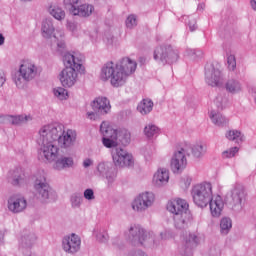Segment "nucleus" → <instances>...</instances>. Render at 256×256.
Segmentation results:
<instances>
[{"instance_id":"obj_1","label":"nucleus","mask_w":256,"mask_h":256,"mask_svg":"<svg viewBox=\"0 0 256 256\" xmlns=\"http://www.w3.org/2000/svg\"><path fill=\"white\" fill-rule=\"evenodd\" d=\"M77 141L75 130H63V126L52 123L44 125L38 132L37 143L39 145V155L46 161H51L57 157L60 149H70Z\"/></svg>"},{"instance_id":"obj_2","label":"nucleus","mask_w":256,"mask_h":256,"mask_svg":"<svg viewBox=\"0 0 256 256\" xmlns=\"http://www.w3.org/2000/svg\"><path fill=\"white\" fill-rule=\"evenodd\" d=\"M166 209L174 215V227L180 231L187 229L193 223V215L189 211V202L183 198H172L168 200Z\"/></svg>"},{"instance_id":"obj_3","label":"nucleus","mask_w":256,"mask_h":256,"mask_svg":"<svg viewBox=\"0 0 256 256\" xmlns=\"http://www.w3.org/2000/svg\"><path fill=\"white\" fill-rule=\"evenodd\" d=\"M135 71H137L136 65L103 66L100 71V79L102 81H110L112 87L119 88L127 83V79Z\"/></svg>"},{"instance_id":"obj_4","label":"nucleus","mask_w":256,"mask_h":256,"mask_svg":"<svg viewBox=\"0 0 256 256\" xmlns=\"http://www.w3.org/2000/svg\"><path fill=\"white\" fill-rule=\"evenodd\" d=\"M128 236L132 245H138L144 247V249H151V247L157 245L155 232L153 230H147L139 224H133L129 227Z\"/></svg>"},{"instance_id":"obj_5","label":"nucleus","mask_w":256,"mask_h":256,"mask_svg":"<svg viewBox=\"0 0 256 256\" xmlns=\"http://www.w3.org/2000/svg\"><path fill=\"white\" fill-rule=\"evenodd\" d=\"M41 71V67L36 65H20L18 70L12 71V81L18 89H25L27 83L40 75Z\"/></svg>"},{"instance_id":"obj_6","label":"nucleus","mask_w":256,"mask_h":256,"mask_svg":"<svg viewBox=\"0 0 256 256\" xmlns=\"http://www.w3.org/2000/svg\"><path fill=\"white\" fill-rule=\"evenodd\" d=\"M191 197L193 203L200 207V209H205L209 205V201L213 196V185L211 182H202L195 184L191 189Z\"/></svg>"},{"instance_id":"obj_7","label":"nucleus","mask_w":256,"mask_h":256,"mask_svg":"<svg viewBox=\"0 0 256 256\" xmlns=\"http://www.w3.org/2000/svg\"><path fill=\"white\" fill-rule=\"evenodd\" d=\"M54 193L47 184L45 174H37L34 182V197L39 203H51L54 199Z\"/></svg>"},{"instance_id":"obj_8","label":"nucleus","mask_w":256,"mask_h":256,"mask_svg":"<svg viewBox=\"0 0 256 256\" xmlns=\"http://www.w3.org/2000/svg\"><path fill=\"white\" fill-rule=\"evenodd\" d=\"M85 75V65L66 66L58 75L62 87L71 89L77 83V75Z\"/></svg>"},{"instance_id":"obj_9","label":"nucleus","mask_w":256,"mask_h":256,"mask_svg":"<svg viewBox=\"0 0 256 256\" xmlns=\"http://www.w3.org/2000/svg\"><path fill=\"white\" fill-rule=\"evenodd\" d=\"M155 205V193L144 191L136 195L131 201L130 207L134 213H146Z\"/></svg>"},{"instance_id":"obj_10","label":"nucleus","mask_w":256,"mask_h":256,"mask_svg":"<svg viewBox=\"0 0 256 256\" xmlns=\"http://www.w3.org/2000/svg\"><path fill=\"white\" fill-rule=\"evenodd\" d=\"M100 133L103 136L102 143L107 149L117 147V139H119V129L111 123L104 121L100 125Z\"/></svg>"},{"instance_id":"obj_11","label":"nucleus","mask_w":256,"mask_h":256,"mask_svg":"<svg viewBox=\"0 0 256 256\" xmlns=\"http://www.w3.org/2000/svg\"><path fill=\"white\" fill-rule=\"evenodd\" d=\"M111 155L112 161L118 169H125L135 165V158L133 157V154L121 147L112 149Z\"/></svg>"},{"instance_id":"obj_12","label":"nucleus","mask_w":256,"mask_h":256,"mask_svg":"<svg viewBox=\"0 0 256 256\" xmlns=\"http://www.w3.org/2000/svg\"><path fill=\"white\" fill-rule=\"evenodd\" d=\"M97 177L106 179L107 185L111 186L117 181V171L113 169V164L109 161H100L97 163L95 171Z\"/></svg>"},{"instance_id":"obj_13","label":"nucleus","mask_w":256,"mask_h":256,"mask_svg":"<svg viewBox=\"0 0 256 256\" xmlns=\"http://www.w3.org/2000/svg\"><path fill=\"white\" fill-rule=\"evenodd\" d=\"M52 163L54 171H65V169H73L75 167V159L69 155H59V150L52 160H47Z\"/></svg>"},{"instance_id":"obj_14","label":"nucleus","mask_w":256,"mask_h":256,"mask_svg":"<svg viewBox=\"0 0 256 256\" xmlns=\"http://www.w3.org/2000/svg\"><path fill=\"white\" fill-rule=\"evenodd\" d=\"M62 249L69 255H75L81 249V238L79 235L72 233L62 238Z\"/></svg>"},{"instance_id":"obj_15","label":"nucleus","mask_w":256,"mask_h":256,"mask_svg":"<svg viewBox=\"0 0 256 256\" xmlns=\"http://www.w3.org/2000/svg\"><path fill=\"white\" fill-rule=\"evenodd\" d=\"M187 153V149L181 148L174 152L170 167L173 171V173H181L183 172L187 167V157L185 154Z\"/></svg>"},{"instance_id":"obj_16","label":"nucleus","mask_w":256,"mask_h":256,"mask_svg":"<svg viewBox=\"0 0 256 256\" xmlns=\"http://www.w3.org/2000/svg\"><path fill=\"white\" fill-rule=\"evenodd\" d=\"M205 81L211 87H220L223 85V74L219 68L213 65L205 67Z\"/></svg>"},{"instance_id":"obj_17","label":"nucleus","mask_w":256,"mask_h":256,"mask_svg":"<svg viewBox=\"0 0 256 256\" xmlns=\"http://www.w3.org/2000/svg\"><path fill=\"white\" fill-rule=\"evenodd\" d=\"M232 201L229 203L230 209L232 211H235L236 213H239V211H242L243 209V201H245V188L241 185H237L232 189Z\"/></svg>"},{"instance_id":"obj_18","label":"nucleus","mask_w":256,"mask_h":256,"mask_svg":"<svg viewBox=\"0 0 256 256\" xmlns=\"http://www.w3.org/2000/svg\"><path fill=\"white\" fill-rule=\"evenodd\" d=\"M169 179H171L169 169L160 167L153 174L152 184L157 189H163L169 185Z\"/></svg>"},{"instance_id":"obj_19","label":"nucleus","mask_w":256,"mask_h":256,"mask_svg":"<svg viewBox=\"0 0 256 256\" xmlns=\"http://www.w3.org/2000/svg\"><path fill=\"white\" fill-rule=\"evenodd\" d=\"M7 208L11 213H21L27 209V200L19 194L12 195L8 198Z\"/></svg>"},{"instance_id":"obj_20","label":"nucleus","mask_w":256,"mask_h":256,"mask_svg":"<svg viewBox=\"0 0 256 256\" xmlns=\"http://www.w3.org/2000/svg\"><path fill=\"white\" fill-rule=\"evenodd\" d=\"M211 217L214 219H219L223 215L225 209V200L221 195L213 196L208 202Z\"/></svg>"},{"instance_id":"obj_21","label":"nucleus","mask_w":256,"mask_h":256,"mask_svg":"<svg viewBox=\"0 0 256 256\" xmlns=\"http://www.w3.org/2000/svg\"><path fill=\"white\" fill-rule=\"evenodd\" d=\"M200 241L201 239L197 233H189L183 240L182 256H193V249L199 245Z\"/></svg>"},{"instance_id":"obj_22","label":"nucleus","mask_w":256,"mask_h":256,"mask_svg":"<svg viewBox=\"0 0 256 256\" xmlns=\"http://www.w3.org/2000/svg\"><path fill=\"white\" fill-rule=\"evenodd\" d=\"M91 107L99 115H109L111 113V101L107 97H97L91 103Z\"/></svg>"},{"instance_id":"obj_23","label":"nucleus","mask_w":256,"mask_h":256,"mask_svg":"<svg viewBox=\"0 0 256 256\" xmlns=\"http://www.w3.org/2000/svg\"><path fill=\"white\" fill-rule=\"evenodd\" d=\"M184 149H186V153L190 149L194 159H201V157L207 153V144L203 142H195L194 144L186 145Z\"/></svg>"},{"instance_id":"obj_24","label":"nucleus","mask_w":256,"mask_h":256,"mask_svg":"<svg viewBox=\"0 0 256 256\" xmlns=\"http://www.w3.org/2000/svg\"><path fill=\"white\" fill-rule=\"evenodd\" d=\"M95 11V7L91 4H82L78 7L70 8L71 15H78L79 17H89Z\"/></svg>"},{"instance_id":"obj_25","label":"nucleus","mask_w":256,"mask_h":256,"mask_svg":"<svg viewBox=\"0 0 256 256\" xmlns=\"http://www.w3.org/2000/svg\"><path fill=\"white\" fill-rule=\"evenodd\" d=\"M209 119L213 123V125H216V127H223V125H227V118L219 112V110L211 109L208 112Z\"/></svg>"},{"instance_id":"obj_26","label":"nucleus","mask_w":256,"mask_h":256,"mask_svg":"<svg viewBox=\"0 0 256 256\" xmlns=\"http://www.w3.org/2000/svg\"><path fill=\"white\" fill-rule=\"evenodd\" d=\"M153 100L149 98L142 99L137 105V111L140 115H149L153 111Z\"/></svg>"},{"instance_id":"obj_27","label":"nucleus","mask_w":256,"mask_h":256,"mask_svg":"<svg viewBox=\"0 0 256 256\" xmlns=\"http://www.w3.org/2000/svg\"><path fill=\"white\" fill-rule=\"evenodd\" d=\"M143 133L146 139H155L161 134V129L154 123H148L143 129Z\"/></svg>"},{"instance_id":"obj_28","label":"nucleus","mask_w":256,"mask_h":256,"mask_svg":"<svg viewBox=\"0 0 256 256\" xmlns=\"http://www.w3.org/2000/svg\"><path fill=\"white\" fill-rule=\"evenodd\" d=\"M85 61V56L81 54L73 55L71 53H66L63 57L64 65H82Z\"/></svg>"},{"instance_id":"obj_29","label":"nucleus","mask_w":256,"mask_h":256,"mask_svg":"<svg viewBox=\"0 0 256 256\" xmlns=\"http://www.w3.org/2000/svg\"><path fill=\"white\" fill-rule=\"evenodd\" d=\"M52 95L58 101H67L69 99V90H67V87L56 86L52 89Z\"/></svg>"},{"instance_id":"obj_30","label":"nucleus","mask_w":256,"mask_h":256,"mask_svg":"<svg viewBox=\"0 0 256 256\" xmlns=\"http://www.w3.org/2000/svg\"><path fill=\"white\" fill-rule=\"evenodd\" d=\"M35 241H37V236H35V234H24L19 238V245L23 248H29L35 245Z\"/></svg>"},{"instance_id":"obj_31","label":"nucleus","mask_w":256,"mask_h":256,"mask_svg":"<svg viewBox=\"0 0 256 256\" xmlns=\"http://www.w3.org/2000/svg\"><path fill=\"white\" fill-rule=\"evenodd\" d=\"M226 90L228 93H232V95H237V93H241L243 91V86L238 80L231 79L226 83Z\"/></svg>"},{"instance_id":"obj_32","label":"nucleus","mask_w":256,"mask_h":256,"mask_svg":"<svg viewBox=\"0 0 256 256\" xmlns=\"http://www.w3.org/2000/svg\"><path fill=\"white\" fill-rule=\"evenodd\" d=\"M231 229H233V220L227 216L222 217L220 220V233L222 235H229Z\"/></svg>"},{"instance_id":"obj_33","label":"nucleus","mask_w":256,"mask_h":256,"mask_svg":"<svg viewBox=\"0 0 256 256\" xmlns=\"http://www.w3.org/2000/svg\"><path fill=\"white\" fill-rule=\"evenodd\" d=\"M226 137L229 141H234L235 143H243V141H245V134L239 130L228 131Z\"/></svg>"},{"instance_id":"obj_34","label":"nucleus","mask_w":256,"mask_h":256,"mask_svg":"<svg viewBox=\"0 0 256 256\" xmlns=\"http://www.w3.org/2000/svg\"><path fill=\"white\" fill-rule=\"evenodd\" d=\"M55 28H53V22L51 20H45L42 23V35L46 39H49L53 35Z\"/></svg>"},{"instance_id":"obj_35","label":"nucleus","mask_w":256,"mask_h":256,"mask_svg":"<svg viewBox=\"0 0 256 256\" xmlns=\"http://www.w3.org/2000/svg\"><path fill=\"white\" fill-rule=\"evenodd\" d=\"M10 121L12 125H21L22 123H29V121H33V117L31 115H18V116H11Z\"/></svg>"},{"instance_id":"obj_36","label":"nucleus","mask_w":256,"mask_h":256,"mask_svg":"<svg viewBox=\"0 0 256 256\" xmlns=\"http://www.w3.org/2000/svg\"><path fill=\"white\" fill-rule=\"evenodd\" d=\"M93 236L99 243H107V241H109V234L105 231V229H95Z\"/></svg>"},{"instance_id":"obj_37","label":"nucleus","mask_w":256,"mask_h":256,"mask_svg":"<svg viewBox=\"0 0 256 256\" xmlns=\"http://www.w3.org/2000/svg\"><path fill=\"white\" fill-rule=\"evenodd\" d=\"M49 13L54 19H57V21H63V19H65V11L59 6H51L49 8Z\"/></svg>"},{"instance_id":"obj_38","label":"nucleus","mask_w":256,"mask_h":256,"mask_svg":"<svg viewBox=\"0 0 256 256\" xmlns=\"http://www.w3.org/2000/svg\"><path fill=\"white\" fill-rule=\"evenodd\" d=\"M191 183H193V178L189 175L182 176L178 181L179 188L183 191H187L191 187Z\"/></svg>"},{"instance_id":"obj_39","label":"nucleus","mask_w":256,"mask_h":256,"mask_svg":"<svg viewBox=\"0 0 256 256\" xmlns=\"http://www.w3.org/2000/svg\"><path fill=\"white\" fill-rule=\"evenodd\" d=\"M72 209H79L83 205V197L79 194H72L70 197Z\"/></svg>"},{"instance_id":"obj_40","label":"nucleus","mask_w":256,"mask_h":256,"mask_svg":"<svg viewBox=\"0 0 256 256\" xmlns=\"http://www.w3.org/2000/svg\"><path fill=\"white\" fill-rule=\"evenodd\" d=\"M121 136L122 138L120 141L123 143V145H129V143H131V132L127 130H118V139Z\"/></svg>"},{"instance_id":"obj_41","label":"nucleus","mask_w":256,"mask_h":256,"mask_svg":"<svg viewBox=\"0 0 256 256\" xmlns=\"http://www.w3.org/2000/svg\"><path fill=\"white\" fill-rule=\"evenodd\" d=\"M238 153H239V147L235 146L228 150H225L222 153V157H223V159H231V157H235V155Z\"/></svg>"},{"instance_id":"obj_42","label":"nucleus","mask_w":256,"mask_h":256,"mask_svg":"<svg viewBox=\"0 0 256 256\" xmlns=\"http://www.w3.org/2000/svg\"><path fill=\"white\" fill-rule=\"evenodd\" d=\"M9 179L12 185H19L23 181V176L19 175L17 172H10Z\"/></svg>"},{"instance_id":"obj_43","label":"nucleus","mask_w":256,"mask_h":256,"mask_svg":"<svg viewBox=\"0 0 256 256\" xmlns=\"http://www.w3.org/2000/svg\"><path fill=\"white\" fill-rule=\"evenodd\" d=\"M83 197L86 201H95V191L91 188L84 190Z\"/></svg>"},{"instance_id":"obj_44","label":"nucleus","mask_w":256,"mask_h":256,"mask_svg":"<svg viewBox=\"0 0 256 256\" xmlns=\"http://www.w3.org/2000/svg\"><path fill=\"white\" fill-rule=\"evenodd\" d=\"M135 25H137V18L134 15L128 16V18L126 19V27L128 29H133Z\"/></svg>"},{"instance_id":"obj_45","label":"nucleus","mask_w":256,"mask_h":256,"mask_svg":"<svg viewBox=\"0 0 256 256\" xmlns=\"http://www.w3.org/2000/svg\"><path fill=\"white\" fill-rule=\"evenodd\" d=\"M160 238L162 241H167L168 239H173V231L167 229L160 232Z\"/></svg>"},{"instance_id":"obj_46","label":"nucleus","mask_w":256,"mask_h":256,"mask_svg":"<svg viewBox=\"0 0 256 256\" xmlns=\"http://www.w3.org/2000/svg\"><path fill=\"white\" fill-rule=\"evenodd\" d=\"M154 59H165V48H156L154 51Z\"/></svg>"},{"instance_id":"obj_47","label":"nucleus","mask_w":256,"mask_h":256,"mask_svg":"<svg viewBox=\"0 0 256 256\" xmlns=\"http://www.w3.org/2000/svg\"><path fill=\"white\" fill-rule=\"evenodd\" d=\"M99 112L93 110V111H87L86 113V117L90 120V121H97L99 119Z\"/></svg>"},{"instance_id":"obj_48","label":"nucleus","mask_w":256,"mask_h":256,"mask_svg":"<svg viewBox=\"0 0 256 256\" xmlns=\"http://www.w3.org/2000/svg\"><path fill=\"white\" fill-rule=\"evenodd\" d=\"M94 161L91 158H85L82 162V167H84V169H88V167H92Z\"/></svg>"},{"instance_id":"obj_49","label":"nucleus","mask_w":256,"mask_h":256,"mask_svg":"<svg viewBox=\"0 0 256 256\" xmlns=\"http://www.w3.org/2000/svg\"><path fill=\"white\" fill-rule=\"evenodd\" d=\"M5 81H7V76L5 75V72H3V70H0V87H3V85H5Z\"/></svg>"},{"instance_id":"obj_50","label":"nucleus","mask_w":256,"mask_h":256,"mask_svg":"<svg viewBox=\"0 0 256 256\" xmlns=\"http://www.w3.org/2000/svg\"><path fill=\"white\" fill-rule=\"evenodd\" d=\"M79 1L81 0H65V3H67L68 5H71V9H73V7H75L76 5H79Z\"/></svg>"},{"instance_id":"obj_51","label":"nucleus","mask_w":256,"mask_h":256,"mask_svg":"<svg viewBox=\"0 0 256 256\" xmlns=\"http://www.w3.org/2000/svg\"><path fill=\"white\" fill-rule=\"evenodd\" d=\"M227 63L228 65H236L237 61L235 60V56L234 55L228 56Z\"/></svg>"},{"instance_id":"obj_52","label":"nucleus","mask_w":256,"mask_h":256,"mask_svg":"<svg viewBox=\"0 0 256 256\" xmlns=\"http://www.w3.org/2000/svg\"><path fill=\"white\" fill-rule=\"evenodd\" d=\"M121 65H133V60L130 58H123L121 61Z\"/></svg>"},{"instance_id":"obj_53","label":"nucleus","mask_w":256,"mask_h":256,"mask_svg":"<svg viewBox=\"0 0 256 256\" xmlns=\"http://www.w3.org/2000/svg\"><path fill=\"white\" fill-rule=\"evenodd\" d=\"M112 244H113L115 247H121L122 242H121V240H120L119 238H113Z\"/></svg>"},{"instance_id":"obj_54","label":"nucleus","mask_w":256,"mask_h":256,"mask_svg":"<svg viewBox=\"0 0 256 256\" xmlns=\"http://www.w3.org/2000/svg\"><path fill=\"white\" fill-rule=\"evenodd\" d=\"M58 51H65V42L60 41L57 43Z\"/></svg>"},{"instance_id":"obj_55","label":"nucleus","mask_w":256,"mask_h":256,"mask_svg":"<svg viewBox=\"0 0 256 256\" xmlns=\"http://www.w3.org/2000/svg\"><path fill=\"white\" fill-rule=\"evenodd\" d=\"M5 243V232L0 231V245H3Z\"/></svg>"},{"instance_id":"obj_56","label":"nucleus","mask_w":256,"mask_h":256,"mask_svg":"<svg viewBox=\"0 0 256 256\" xmlns=\"http://www.w3.org/2000/svg\"><path fill=\"white\" fill-rule=\"evenodd\" d=\"M251 7L256 11V0H251Z\"/></svg>"},{"instance_id":"obj_57","label":"nucleus","mask_w":256,"mask_h":256,"mask_svg":"<svg viewBox=\"0 0 256 256\" xmlns=\"http://www.w3.org/2000/svg\"><path fill=\"white\" fill-rule=\"evenodd\" d=\"M229 71H235V69H237L236 65H230L228 66Z\"/></svg>"},{"instance_id":"obj_58","label":"nucleus","mask_w":256,"mask_h":256,"mask_svg":"<svg viewBox=\"0 0 256 256\" xmlns=\"http://www.w3.org/2000/svg\"><path fill=\"white\" fill-rule=\"evenodd\" d=\"M144 157L146 161H151V155H149L148 153H144Z\"/></svg>"},{"instance_id":"obj_59","label":"nucleus","mask_w":256,"mask_h":256,"mask_svg":"<svg viewBox=\"0 0 256 256\" xmlns=\"http://www.w3.org/2000/svg\"><path fill=\"white\" fill-rule=\"evenodd\" d=\"M5 43V37H3L2 34H0V45H3Z\"/></svg>"},{"instance_id":"obj_60","label":"nucleus","mask_w":256,"mask_h":256,"mask_svg":"<svg viewBox=\"0 0 256 256\" xmlns=\"http://www.w3.org/2000/svg\"><path fill=\"white\" fill-rule=\"evenodd\" d=\"M68 27H69V29H73L72 26H71V24H69Z\"/></svg>"},{"instance_id":"obj_61","label":"nucleus","mask_w":256,"mask_h":256,"mask_svg":"<svg viewBox=\"0 0 256 256\" xmlns=\"http://www.w3.org/2000/svg\"><path fill=\"white\" fill-rule=\"evenodd\" d=\"M60 37H63V33H60Z\"/></svg>"},{"instance_id":"obj_62","label":"nucleus","mask_w":256,"mask_h":256,"mask_svg":"<svg viewBox=\"0 0 256 256\" xmlns=\"http://www.w3.org/2000/svg\"><path fill=\"white\" fill-rule=\"evenodd\" d=\"M54 39H57V35H54Z\"/></svg>"},{"instance_id":"obj_63","label":"nucleus","mask_w":256,"mask_h":256,"mask_svg":"<svg viewBox=\"0 0 256 256\" xmlns=\"http://www.w3.org/2000/svg\"><path fill=\"white\" fill-rule=\"evenodd\" d=\"M22 1H31V0H22Z\"/></svg>"}]
</instances>
